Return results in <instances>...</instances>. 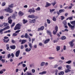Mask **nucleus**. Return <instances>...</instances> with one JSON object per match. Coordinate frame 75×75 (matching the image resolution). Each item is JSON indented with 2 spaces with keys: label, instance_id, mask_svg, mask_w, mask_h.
<instances>
[{
  "label": "nucleus",
  "instance_id": "obj_35",
  "mask_svg": "<svg viewBox=\"0 0 75 75\" xmlns=\"http://www.w3.org/2000/svg\"><path fill=\"white\" fill-rule=\"evenodd\" d=\"M47 21L48 24H50L51 23V21H50V19H47Z\"/></svg>",
  "mask_w": 75,
  "mask_h": 75
},
{
  "label": "nucleus",
  "instance_id": "obj_29",
  "mask_svg": "<svg viewBox=\"0 0 75 75\" xmlns=\"http://www.w3.org/2000/svg\"><path fill=\"white\" fill-rule=\"evenodd\" d=\"M44 65H45V62H42L41 63L40 66H41V67H43V66H44Z\"/></svg>",
  "mask_w": 75,
  "mask_h": 75
},
{
  "label": "nucleus",
  "instance_id": "obj_39",
  "mask_svg": "<svg viewBox=\"0 0 75 75\" xmlns=\"http://www.w3.org/2000/svg\"><path fill=\"white\" fill-rule=\"evenodd\" d=\"M71 61L69 60L66 62V63H67V64H71Z\"/></svg>",
  "mask_w": 75,
  "mask_h": 75
},
{
  "label": "nucleus",
  "instance_id": "obj_33",
  "mask_svg": "<svg viewBox=\"0 0 75 75\" xmlns=\"http://www.w3.org/2000/svg\"><path fill=\"white\" fill-rule=\"evenodd\" d=\"M56 3H57V2H55V1H54V2H52V3L51 4L53 5V6H54L55 5Z\"/></svg>",
  "mask_w": 75,
  "mask_h": 75
},
{
  "label": "nucleus",
  "instance_id": "obj_8",
  "mask_svg": "<svg viewBox=\"0 0 75 75\" xmlns=\"http://www.w3.org/2000/svg\"><path fill=\"white\" fill-rule=\"evenodd\" d=\"M47 32L48 35H50V36L51 37H52V35L51 34V31H50V30H47Z\"/></svg>",
  "mask_w": 75,
  "mask_h": 75
},
{
  "label": "nucleus",
  "instance_id": "obj_47",
  "mask_svg": "<svg viewBox=\"0 0 75 75\" xmlns=\"http://www.w3.org/2000/svg\"><path fill=\"white\" fill-rule=\"evenodd\" d=\"M5 30L4 29V28L0 30V33H2L3 31H4Z\"/></svg>",
  "mask_w": 75,
  "mask_h": 75
},
{
  "label": "nucleus",
  "instance_id": "obj_63",
  "mask_svg": "<svg viewBox=\"0 0 75 75\" xmlns=\"http://www.w3.org/2000/svg\"><path fill=\"white\" fill-rule=\"evenodd\" d=\"M68 25H69V27H70L72 25H71V24H70V23H68Z\"/></svg>",
  "mask_w": 75,
  "mask_h": 75
},
{
  "label": "nucleus",
  "instance_id": "obj_31",
  "mask_svg": "<svg viewBox=\"0 0 75 75\" xmlns=\"http://www.w3.org/2000/svg\"><path fill=\"white\" fill-rule=\"evenodd\" d=\"M52 20H53L54 21H57V19L55 16L53 17Z\"/></svg>",
  "mask_w": 75,
  "mask_h": 75
},
{
  "label": "nucleus",
  "instance_id": "obj_55",
  "mask_svg": "<svg viewBox=\"0 0 75 75\" xmlns=\"http://www.w3.org/2000/svg\"><path fill=\"white\" fill-rule=\"evenodd\" d=\"M14 14L15 15V16H17V12L16 11H15L14 13Z\"/></svg>",
  "mask_w": 75,
  "mask_h": 75
},
{
  "label": "nucleus",
  "instance_id": "obj_45",
  "mask_svg": "<svg viewBox=\"0 0 75 75\" xmlns=\"http://www.w3.org/2000/svg\"><path fill=\"white\" fill-rule=\"evenodd\" d=\"M27 74L26 75H33L30 73H29L28 72H27Z\"/></svg>",
  "mask_w": 75,
  "mask_h": 75
},
{
  "label": "nucleus",
  "instance_id": "obj_53",
  "mask_svg": "<svg viewBox=\"0 0 75 75\" xmlns=\"http://www.w3.org/2000/svg\"><path fill=\"white\" fill-rule=\"evenodd\" d=\"M13 43V44H14V43H15V42H16L14 40H12V41H11Z\"/></svg>",
  "mask_w": 75,
  "mask_h": 75
},
{
  "label": "nucleus",
  "instance_id": "obj_61",
  "mask_svg": "<svg viewBox=\"0 0 75 75\" xmlns=\"http://www.w3.org/2000/svg\"><path fill=\"white\" fill-rule=\"evenodd\" d=\"M39 45L40 46H42V44L41 42H40L39 43Z\"/></svg>",
  "mask_w": 75,
  "mask_h": 75
},
{
  "label": "nucleus",
  "instance_id": "obj_5",
  "mask_svg": "<svg viewBox=\"0 0 75 75\" xmlns=\"http://www.w3.org/2000/svg\"><path fill=\"white\" fill-rule=\"evenodd\" d=\"M74 41H75V40H73L71 42H69V44H70V46L73 47L74 45V43H73Z\"/></svg>",
  "mask_w": 75,
  "mask_h": 75
},
{
  "label": "nucleus",
  "instance_id": "obj_23",
  "mask_svg": "<svg viewBox=\"0 0 75 75\" xmlns=\"http://www.w3.org/2000/svg\"><path fill=\"white\" fill-rule=\"evenodd\" d=\"M71 24L75 26V21H71Z\"/></svg>",
  "mask_w": 75,
  "mask_h": 75
},
{
  "label": "nucleus",
  "instance_id": "obj_44",
  "mask_svg": "<svg viewBox=\"0 0 75 75\" xmlns=\"http://www.w3.org/2000/svg\"><path fill=\"white\" fill-rule=\"evenodd\" d=\"M63 24L64 25H67V22L66 21H64Z\"/></svg>",
  "mask_w": 75,
  "mask_h": 75
},
{
  "label": "nucleus",
  "instance_id": "obj_62",
  "mask_svg": "<svg viewBox=\"0 0 75 75\" xmlns=\"http://www.w3.org/2000/svg\"><path fill=\"white\" fill-rule=\"evenodd\" d=\"M22 66L23 67H26V65L25 64H23Z\"/></svg>",
  "mask_w": 75,
  "mask_h": 75
},
{
  "label": "nucleus",
  "instance_id": "obj_50",
  "mask_svg": "<svg viewBox=\"0 0 75 75\" xmlns=\"http://www.w3.org/2000/svg\"><path fill=\"white\" fill-rule=\"evenodd\" d=\"M72 8V6H70L68 8V9H69L70 10H71V9Z\"/></svg>",
  "mask_w": 75,
  "mask_h": 75
},
{
  "label": "nucleus",
  "instance_id": "obj_26",
  "mask_svg": "<svg viewBox=\"0 0 75 75\" xmlns=\"http://www.w3.org/2000/svg\"><path fill=\"white\" fill-rule=\"evenodd\" d=\"M9 28H10V26H7V27H5L4 28V30H6L9 29Z\"/></svg>",
  "mask_w": 75,
  "mask_h": 75
},
{
  "label": "nucleus",
  "instance_id": "obj_27",
  "mask_svg": "<svg viewBox=\"0 0 75 75\" xmlns=\"http://www.w3.org/2000/svg\"><path fill=\"white\" fill-rule=\"evenodd\" d=\"M13 6H14V4H11V5H9L8 6L9 7H10V8H13Z\"/></svg>",
  "mask_w": 75,
  "mask_h": 75
},
{
  "label": "nucleus",
  "instance_id": "obj_43",
  "mask_svg": "<svg viewBox=\"0 0 75 75\" xmlns=\"http://www.w3.org/2000/svg\"><path fill=\"white\" fill-rule=\"evenodd\" d=\"M61 18H62L61 20H63L65 18V17L64 16H61Z\"/></svg>",
  "mask_w": 75,
  "mask_h": 75
},
{
  "label": "nucleus",
  "instance_id": "obj_42",
  "mask_svg": "<svg viewBox=\"0 0 75 75\" xmlns=\"http://www.w3.org/2000/svg\"><path fill=\"white\" fill-rule=\"evenodd\" d=\"M55 11L54 9H52V10L50 9V11L51 13H52V12H53V11Z\"/></svg>",
  "mask_w": 75,
  "mask_h": 75
},
{
  "label": "nucleus",
  "instance_id": "obj_41",
  "mask_svg": "<svg viewBox=\"0 0 75 75\" xmlns=\"http://www.w3.org/2000/svg\"><path fill=\"white\" fill-rule=\"evenodd\" d=\"M6 3L5 2H3L2 3V6H4L6 5Z\"/></svg>",
  "mask_w": 75,
  "mask_h": 75
},
{
  "label": "nucleus",
  "instance_id": "obj_40",
  "mask_svg": "<svg viewBox=\"0 0 75 75\" xmlns=\"http://www.w3.org/2000/svg\"><path fill=\"white\" fill-rule=\"evenodd\" d=\"M15 25V23L13 22V23L12 24V25H11V27H14Z\"/></svg>",
  "mask_w": 75,
  "mask_h": 75
},
{
  "label": "nucleus",
  "instance_id": "obj_22",
  "mask_svg": "<svg viewBox=\"0 0 75 75\" xmlns=\"http://www.w3.org/2000/svg\"><path fill=\"white\" fill-rule=\"evenodd\" d=\"M64 72L63 71H61L58 73L59 75H64Z\"/></svg>",
  "mask_w": 75,
  "mask_h": 75
},
{
  "label": "nucleus",
  "instance_id": "obj_30",
  "mask_svg": "<svg viewBox=\"0 0 75 75\" xmlns=\"http://www.w3.org/2000/svg\"><path fill=\"white\" fill-rule=\"evenodd\" d=\"M19 14L20 16H23L24 15V13H22L21 11H20L19 12Z\"/></svg>",
  "mask_w": 75,
  "mask_h": 75
},
{
  "label": "nucleus",
  "instance_id": "obj_13",
  "mask_svg": "<svg viewBox=\"0 0 75 75\" xmlns=\"http://www.w3.org/2000/svg\"><path fill=\"white\" fill-rule=\"evenodd\" d=\"M3 40H4V42L7 43V42H8V41H10V39H8L7 40H6L5 39H3Z\"/></svg>",
  "mask_w": 75,
  "mask_h": 75
},
{
  "label": "nucleus",
  "instance_id": "obj_11",
  "mask_svg": "<svg viewBox=\"0 0 75 75\" xmlns=\"http://www.w3.org/2000/svg\"><path fill=\"white\" fill-rule=\"evenodd\" d=\"M35 19H33L32 20H30V21H29V23H35Z\"/></svg>",
  "mask_w": 75,
  "mask_h": 75
},
{
  "label": "nucleus",
  "instance_id": "obj_6",
  "mask_svg": "<svg viewBox=\"0 0 75 75\" xmlns=\"http://www.w3.org/2000/svg\"><path fill=\"white\" fill-rule=\"evenodd\" d=\"M44 29V26H42L40 28H38L37 31H43Z\"/></svg>",
  "mask_w": 75,
  "mask_h": 75
},
{
  "label": "nucleus",
  "instance_id": "obj_24",
  "mask_svg": "<svg viewBox=\"0 0 75 75\" xmlns=\"http://www.w3.org/2000/svg\"><path fill=\"white\" fill-rule=\"evenodd\" d=\"M64 11H65V10L64 9H60L59 11V12L60 13H61L62 12H64Z\"/></svg>",
  "mask_w": 75,
  "mask_h": 75
},
{
  "label": "nucleus",
  "instance_id": "obj_56",
  "mask_svg": "<svg viewBox=\"0 0 75 75\" xmlns=\"http://www.w3.org/2000/svg\"><path fill=\"white\" fill-rule=\"evenodd\" d=\"M69 20H72V17H69Z\"/></svg>",
  "mask_w": 75,
  "mask_h": 75
},
{
  "label": "nucleus",
  "instance_id": "obj_48",
  "mask_svg": "<svg viewBox=\"0 0 75 75\" xmlns=\"http://www.w3.org/2000/svg\"><path fill=\"white\" fill-rule=\"evenodd\" d=\"M32 9H29V11H28V12H30V13H32Z\"/></svg>",
  "mask_w": 75,
  "mask_h": 75
},
{
  "label": "nucleus",
  "instance_id": "obj_10",
  "mask_svg": "<svg viewBox=\"0 0 75 75\" xmlns=\"http://www.w3.org/2000/svg\"><path fill=\"white\" fill-rule=\"evenodd\" d=\"M27 23H28V21L25 20V19H23V23L24 24H26Z\"/></svg>",
  "mask_w": 75,
  "mask_h": 75
},
{
  "label": "nucleus",
  "instance_id": "obj_37",
  "mask_svg": "<svg viewBox=\"0 0 75 75\" xmlns=\"http://www.w3.org/2000/svg\"><path fill=\"white\" fill-rule=\"evenodd\" d=\"M58 70H55L54 71V72L55 73V75H58Z\"/></svg>",
  "mask_w": 75,
  "mask_h": 75
},
{
  "label": "nucleus",
  "instance_id": "obj_16",
  "mask_svg": "<svg viewBox=\"0 0 75 75\" xmlns=\"http://www.w3.org/2000/svg\"><path fill=\"white\" fill-rule=\"evenodd\" d=\"M30 36L28 35V34L27 33H26L24 35V37L26 38H29Z\"/></svg>",
  "mask_w": 75,
  "mask_h": 75
},
{
  "label": "nucleus",
  "instance_id": "obj_34",
  "mask_svg": "<svg viewBox=\"0 0 75 75\" xmlns=\"http://www.w3.org/2000/svg\"><path fill=\"white\" fill-rule=\"evenodd\" d=\"M16 16L15 14H13L12 17V18H13V19H14V20L16 19Z\"/></svg>",
  "mask_w": 75,
  "mask_h": 75
},
{
  "label": "nucleus",
  "instance_id": "obj_54",
  "mask_svg": "<svg viewBox=\"0 0 75 75\" xmlns=\"http://www.w3.org/2000/svg\"><path fill=\"white\" fill-rule=\"evenodd\" d=\"M21 50H23L24 48V46L23 45H22L21 46Z\"/></svg>",
  "mask_w": 75,
  "mask_h": 75
},
{
  "label": "nucleus",
  "instance_id": "obj_25",
  "mask_svg": "<svg viewBox=\"0 0 75 75\" xmlns=\"http://www.w3.org/2000/svg\"><path fill=\"white\" fill-rule=\"evenodd\" d=\"M71 28V30H74V28H75V25H73V26H72V25H71L70 27Z\"/></svg>",
  "mask_w": 75,
  "mask_h": 75
},
{
  "label": "nucleus",
  "instance_id": "obj_12",
  "mask_svg": "<svg viewBox=\"0 0 75 75\" xmlns=\"http://www.w3.org/2000/svg\"><path fill=\"white\" fill-rule=\"evenodd\" d=\"M50 41V39H46L44 41V44H47V43H48V42Z\"/></svg>",
  "mask_w": 75,
  "mask_h": 75
},
{
  "label": "nucleus",
  "instance_id": "obj_36",
  "mask_svg": "<svg viewBox=\"0 0 75 75\" xmlns=\"http://www.w3.org/2000/svg\"><path fill=\"white\" fill-rule=\"evenodd\" d=\"M12 21H13L12 20H8V23L9 24H11L12 23Z\"/></svg>",
  "mask_w": 75,
  "mask_h": 75
},
{
  "label": "nucleus",
  "instance_id": "obj_49",
  "mask_svg": "<svg viewBox=\"0 0 75 75\" xmlns=\"http://www.w3.org/2000/svg\"><path fill=\"white\" fill-rule=\"evenodd\" d=\"M12 35L13 37H15V36H17V34L16 33H14Z\"/></svg>",
  "mask_w": 75,
  "mask_h": 75
},
{
  "label": "nucleus",
  "instance_id": "obj_2",
  "mask_svg": "<svg viewBox=\"0 0 75 75\" xmlns=\"http://www.w3.org/2000/svg\"><path fill=\"white\" fill-rule=\"evenodd\" d=\"M66 68H67V69L65 70V73H68V72H70L71 70L70 69H71V67L68 65H67L66 66Z\"/></svg>",
  "mask_w": 75,
  "mask_h": 75
},
{
  "label": "nucleus",
  "instance_id": "obj_14",
  "mask_svg": "<svg viewBox=\"0 0 75 75\" xmlns=\"http://www.w3.org/2000/svg\"><path fill=\"white\" fill-rule=\"evenodd\" d=\"M51 6V4H49L48 2H47L46 4V5L45 6L46 7H48Z\"/></svg>",
  "mask_w": 75,
  "mask_h": 75
},
{
  "label": "nucleus",
  "instance_id": "obj_32",
  "mask_svg": "<svg viewBox=\"0 0 75 75\" xmlns=\"http://www.w3.org/2000/svg\"><path fill=\"white\" fill-rule=\"evenodd\" d=\"M28 45L30 48H33V46L32 45V44L31 43H29Z\"/></svg>",
  "mask_w": 75,
  "mask_h": 75
},
{
  "label": "nucleus",
  "instance_id": "obj_21",
  "mask_svg": "<svg viewBox=\"0 0 75 75\" xmlns=\"http://www.w3.org/2000/svg\"><path fill=\"white\" fill-rule=\"evenodd\" d=\"M6 50H8L10 47H9V44H7L6 45Z\"/></svg>",
  "mask_w": 75,
  "mask_h": 75
},
{
  "label": "nucleus",
  "instance_id": "obj_15",
  "mask_svg": "<svg viewBox=\"0 0 75 75\" xmlns=\"http://www.w3.org/2000/svg\"><path fill=\"white\" fill-rule=\"evenodd\" d=\"M47 74V71H43L41 72H40L39 73V74L40 75H43V74Z\"/></svg>",
  "mask_w": 75,
  "mask_h": 75
},
{
  "label": "nucleus",
  "instance_id": "obj_4",
  "mask_svg": "<svg viewBox=\"0 0 75 75\" xmlns=\"http://www.w3.org/2000/svg\"><path fill=\"white\" fill-rule=\"evenodd\" d=\"M55 30H54L53 32V33L54 35H55L56 33H57L58 31V27L57 26L55 27Z\"/></svg>",
  "mask_w": 75,
  "mask_h": 75
},
{
  "label": "nucleus",
  "instance_id": "obj_18",
  "mask_svg": "<svg viewBox=\"0 0 75 75\" xmlns=\"http://www.w3.org/2000/svg\"><path fill=\"white\" fill-rule=\"evenodd\" d=\"M61 40H66V37L65 36H62L61 38Z\"/></svg>",
  "mask_w": 75,
  "mask_h": 75
},
{
  "label": "nucleus",
  "instance_id": "obj_20",
  "mask_svg": "<svg viewBox=\"0 0 75 75\" xmlns=\"http://www.w3.org/2000/svg\"><path fill=\"white\" fill-rule=\"evenodd\" d=\"M27 42V40H22V42L21 43V44H23L25 43V42Z\"/></svg>",
  "mask_w": 75,
  "mask_h": 75
},
{
  "label": "nucleus",
  "instance_id": "obj_57",
  "mask_svg": "<svg viewBox=\"0 0 75 75\" xmlns=\"http://www.w3.org/2000/svg\"><path fill=\"white\" fill-rule=\"evenodd\" d=\"M20 31V30H18L15 32V33H18Z\"/></svg>",
  "mask_w": 75,
  "mask_h": 75
},
{
  "label": "nucleus",
  "instance_id": "obj_60",
  "mask_svg": "<svg viewBox=\"0 0 75 75\" xmlns=\"http://www.w3.org/2000/svg\"><path fill=\"white\" fill-rule=\"evenodd\" d=\"M1 61H2L3 63H4L5 62V60L2 59L1 60Z\"/></svg>",
  "mask_w": 75,
  "mask_h": 75
},
{
  "label": "nucleus",
  "instance_id": "obj_17",
  "mask_svg": "<svg viewBox=\"0 0 75 75\" xmlns=\"http://www.w3.org/2000/svg\"><path fill=\"white\" fill-rule=\"evenodd\" d=\"M28 17L31 18H34V15H29L28 16Z\"/></svg>",
  "mask_w": 75,
  "mask_h": 75
},
{
  "label": "nucleus",
  "instance_id": "obj_64",
  "mask_svg": "<svg viewBox=\"0 0 75 75\" xmlns=\"http://www.w3.org/2000/svg\"><path fill=\"white\" fill-rule=\"evenodd\" d=\"M63 50H66V46H64V48H63Z\"/></svg>",
  "mask_w": 75,
  "mask_h": 75
},
{
  "label": "nucleus",
  "instance_id": "obj_7",
  "mask_svg": "<svg viewBox=\"0 0 75 75\" xmlns=\"http://www.w3.org/2000/svg\"><path fill=\"white\" fill-rule=\"evenodd\" d=\"M20 51L18 50L16 52V57H18L20 55Z\"/></svg>",
  "mask_w": 75,
  "mask_h": 75
},
{
  "label": "nucleus",
  "instance_id": "obj_1",
  "mask_svg": "<svg viewBox=\"0 0 75 75\" xmlns=\"http://www.w3.org/2000/svg\"><path fill=\"white\" fill-rule=\"evenodd\" d=\"M4 10L6 12H8L9 13H11L13 12V10L9 7H8L6 9H4Z\"/></svg>",
  "mask_w": 75,
  "mask_h": 75
},
{
  "label": "nucleus",
  "instance_id": "obj_59",
  "mask_svg": "<svg viewBox=\"0 0 75 75\" xmlns=\"http://www.w3.org/2000/svg\"><path fill=\"white\" fill-rule=\"evenodd\" d=\"M34 47L35 48H37V46L36 45H34Z\"/></svg>",
  "mask_w": 75,
  "mask_h": 75
},
{
  "label": "nucleus",
  "instance_id": "obj_3",
  "mask_svg": "<svg viewBox=\"0 0 75 75\" xmlns=\"http://www.w3.org/2000/svg\"><path fill=\"white\" fill-rule=\"evenodd\" d=\"M20 24L18 23L15 26L14 28V30H20Z\"/></svg>",
  "mask_w": 75,
  "mask_h": 75
},
{
  "label": "nucleus",
  "instance_id": "obj_58",
  "mask_svg": "<svg viewBox=\"0 0 75 75\" xmlns=\"http://www.w3.org/2000/svg\"><path fill=\"white\" fill-rule=\"evenodd\" d=\"M38 18V16H34V18H35V19H37V18Z\"/></svg>",
  "mask_w": 75,
  "mask_h": 75
},
{
  "label": "nucleus",
  "instance_id": "obj_9",
  "mask_svg": "<svg viewBox=\"0 0 75 75\" xmlns=\"http://www.w3.org/2000/svg\"><path fill=\"white\" fill-rule=\"evenodd\" d=\"M16 47L15 45H13L12 46L11 45L10 46V48L12 50H15L16 49Z\"/></svg>",
  "mask_w": 75,
  "mask_h": 75
},
{
  "label": "nucleus",
  "instance_id": "obj_51",
  "mask_svg": "<svg viewBox=\"0 0 75 75\" xmlns=\"http://www.w3.org/2000/svg\"><path fill=\"white\" fill-rule=\"evenodd\" d=\"M4 19V17L3 16H2L0 17V19L1 20H3V19Z\"/></svg>",
  "mask_w": 75,
  "mask_h": 75
},
{
  "label": "nucleus",
  "instance_id": "obj_38",
  "mask_svg": "<svg viewBox=\"0 0 75 75\" xmlns=\"http://www.w3.org/2000/svg\"><path fill=\"white\" fill-rule=\"evenodd\" d=\"M40 10H41V9L40 7H38L37 8L35 9L36 11H40Z\"/></svg>",
  "mask_w": 75,
  "mask_h": 75
},
{
  "label": "nucleus",
  "instance_id": "obj_19",
  "mask_svg": "<svg viewBox=\"0 0 75 75\" xmlns=\"http://www.w3.org/2000/svg\"><path fill=\"white\" fill-rule=\"evenodd\" d=\"M56 49L57 50V51H58L60 50V46H57L56 47Z\"/></svg>",
  "mask_w": 75,
  "mask_h": 75
},
{
  "label": "nucleus",
  "instance_id": "obj_46",
  "mask_svg": "<svg viewBox=\"0 0 75 75\" xmlns=\"http://www.w3.org/2000/svg\"><path fill=\"white\" fill-rule=\"evenodd\" d=\"M35 70L34 69H32V73H35Z\"/></svg>",
  "mask_w": 75,
  "mask_h": 75
},
{
  "label": "nucleus",
  "instance_id": "obj_52",
  "mask_svg": "<svg viewBox=\"0 0 75 75\" xmlns=\"http://www.w3.org/2000/svg\"><path fill=\"white\" fill-rule=\"evenodd\" d=\"M7 57L8 58H10V57H11V54H8V55Z\"/></svg>",
  "mask_w": 75,
  "mask_h": 75
},
{
  "label": "nucleus",
  "instance_id": "obj_28",
  "mask_svg": "<svg viewBox=\"0 0 75 75\" xmlns=\"http://www.w3.org/2000/svg\"><path fill=\"white\" fill-rule=\"evenodd\" d=\"M3 25H4V27H6L8 25V23L4 22L3 23Z\"/></svg>",
  "mask_w": 75,
  "mask_h": 75
}]
</instances>
